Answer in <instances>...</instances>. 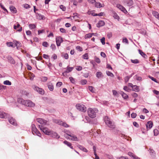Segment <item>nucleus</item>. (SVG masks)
<instances>
[{
    "label": "nucleus",
    "mask_w": 159,
    "mask_h": 159,
    "mask_svg": "<svg viewBox=\"0 0 159 159\" xmlns=\"http://www.w3.org/2000/svg\"><path fill=\"white\" fill-rule=\"evenodd\" d=\"M94 34V33H89L87 34L85 36L84 38L85 39L90 38L92 37L93 35Z\"/></svg>",
    "instance_id": "obj_30"
},
{
    "label": "nucleus",
    "mask_w": 159,
    "mask_h": 159,
    "mask_svg": "<svg viewBox=\"0 0 159 159\" xmlns=\"http://www.w3.org/2000/svg\"><path fill=\"white\" fill-rule=\"evenodd\" d=\"M10 9L11 11L13 13H16V10L14 7L11 6L10 7Z\"/></svg>",
    "instance_id": "obj_26"
},
{
    "label": "nucleus",
    "mask_w": 159,
    "mask_h": 159,
    "mask_svg": "<svg viewBox=\"0 0 159 159\" xmlns=\"http://www.w3.org/2000/svg\"><path fill=\"white\" fill-rule=\"evenodd\" d=\"M6 44L8 47H12L13 46V43L11 42H7Z\"/></svg>",
    "instance_id": "obj_38"
},
{
    "label": "nucleus",
    "mask_w": 159,
    "mask_h": 159,
    "mask_svg": "<svg viewBox=\"0 0 159 159\" xmlns=\"http://www.w3.org/2000/svg\"><path fill=\"white\" fill-rule=\"evenodd\" d=\"M69 79L72 83L74 84L75 83V80L73 77H70L69 78Z\"/></svg>",
    "instance_id": "obj_35"
},
{
    "label": "nucleus",
    "mask_w": 159,
    "mask_h": 159,
    "mask_svg": "<svg viewBox=\"0 0 159 159\" xmlns=\"http://www.w3.org/2000/svg\"><path fill=\"white\" fill-rule=\"evenodd\" d=\"M74 68V67H70L68 66L67 67L66 69V73H69L72 71Z\"/></svg>",
    "instance_id": "obj_27"
},
{
    "label": "nucleus",
    "mask_w": 159,
    "mask_h": 159,
    "mask_svg": "<svg viewBox=\"0 0 159 159\" xmlns=\"http://www.w3.org/2000/svg\"><path fill=\"white\" fill-rule=\"evenodd\" d=\"M77 147L81 150L83 151L87 152H88V150L83 146L81 145H78L77 146Z\"/></svg>",
    "instance_id": "obj_20"
},
{
    "label": "nucleus",
    "mask_w": 159,
    "mask_h": 159,
    "mask_svg": "<svg viewBox=\"0 0 159 159\" xmlns=\"http://www.w3.org/2000/svg\"><path fill=\"white\" fill-rule=\"evenodd\" d=\"M133 90L134 91L139 92V87L136 85L133 86Z\"/></svg>",
    "instance_id": "obj_24"
},
{
    "label": "nucleus",
    "mask_w": 159,
    "mask_h": 159,
    "mask_svg": "<svg viewBox=\"0 0 159 159\" xmlns=\"http://www.w3.org/2000/svg\"><path fill=\"white\" fill-rule=\"evenodd\" d=\"M154 135L157 136L159 134V132L157 129H155L153 130Z\"/></svg>",
    "instance_id": "obj_36"
},
{
    "label": "nucleus",
    "mask_w": 159,
    "mask_h": 159,
    "mask_svg": "<svg viewBox=\"0 0 159 159\" xmlns=\"http://www.w3.org/2000/svg\"><path fill=\"white\" fill-rule=\"evenodd\" d=\"M133 125L134 126L136 127H139V125L136 122H134L133 123Z\"/></svg>",
    "instance_id": "obj_61"
},
{
    "label": "nucleus",
    "mask_w": 159,
    "mask_h": 159,
    "mask_svg": "<svg viewBox=\"0 0 159 159\" xmlns=\"http://www.w3.org/2000/svg\"><path fill=\"white\" fill-rule=\"evenodd\" d=\"M131 62L134 63L136 64L139 63V61L138 59L131 60Z\"/></svg>",
    "instance_id": "obj_41"
},
{
    "label": "nucleus",
    "mask_w": 159,
    "mask_h": 159,
    "mask_svg": "<svg viewBox=\"0 0 159 159\" xmlns=\"http://www.w3.org/2000/svg\"><path fill=\"white\" fill-rule=\"evenodd\" d=\"M137 115L136 113H133L131 114V117L132 118H134L136 117Z\"/></svg>",
    "instance_id": "obj_59"
},
{
    "label": "nucleus",
    "mask_w": 159,
    "mask_h": 159,
    "mask_svg": "<svg viewBox=\"0 0 159 159\" xmlns=\"http://www.w3.org/2000/svg\"><path fill=\"white\" fill-rule=\"evenodd\" d=\"M37 18L39 20H44L45 19V17L44 16L42 15L41 14L38 13H36Z\"/></svg>",
    "instance_id": "obj_18"
},
{
    "label": "nucleus",
    "mask_w": 159,
    "mask_h": 159,
    "mask_svg": "<svg viewBox=\"0 0 159 159\" xmlns=\"http://www.w3.org/2000/svg\"><path fill=\"white\" fill-rule=\"evenodd\" d=\"M112 93H113V95L114 96H117V95L118 94V93H117V92L115 90H112Z\"/></svg>",
    "instance_id": "obj_56"
},
{
    "label": "nucleus",
    "mask_w": 159,
    "mask_h": 159,
    "mask_svg": "<svg viewBox=\"0 0 159 159\" xmlns=\"http://www.w3.org/2000/svg\"><path fill=\"white\" fill-rule=\"evenodd\" d=\"M131 76H127L125 78V82H127L129 80Z\"/></svg>",
    "instance_id": "obj_40"
},
{
    "label": "nucleus",
    "mask_w": 159,
    "mask_h": 159,
    "mask_svg": "<svg viewBox=\"0 0 159 159\" xmlns=\"http://www.w3.org/2000/svg\"><path fill=\"white\" fill-rule=\"evenodd\" d=\"M124 4L128 6H132L133 4V0H124Z\"/></svg>",
    "instance_id": "obj_10"
},
{
    "label": "nucleus",
    "mask_w": 159,
    "mask_h": 159,
    "mask_svg": "<svg viewBox=\"0 0 159 159\" xmlns=\"http://www.w3.org/2000/svg\"><path fill=\"white\" fill-rule=\"evenodd\" d=\"M32 132L33 134H34V133L37 135L39 137H41V134L38 130L36 128V127L35 128H34L33 129H32Z\"/></svg>",
    "instance_id": "obj_12"
},
{
    "label": "nucleus",
    "mask_w": 159,
    "mask_h": 159,
    "mask_svg": "<svg viewBox=\"0 0 159 159\" xmlns=\"http://www.w3.org/2000/svg\"><path fill=\"white\" fill-rule=\"evenodd\" d=\"M98 111V110L95 108H89L87 110L88 116L92 118H94L96 117V113Z\"/></svg>",
    "instance_id": "obj_1"
},
{
    "label": "nucleus",
    "mask_w": 159,
    "mask_h": 159,
    "mask_svg": "<svg viewBox=\"0 0 159 159\" xmlns=\"http://www.w3.org/2000/svg\"><path fill=\"white\" fill-rule=\"evenodd\" d=\"M9 123L14 125H16L17 123L15 119L12 117H8Z\"/></svg>",
    "instance_id": "obj_9"
},
{
    "label": "nucleus",
    "mask_w": 159,
    "mask_h": 159,
    "mask_svg": "<svg viewBox=\"0 0 159 159\" xmlns=\"http://www.w3.org/2000/svg\"><path fill=\"white\" fill-rule=\"evenodd\" d=\"M29 27L30 29L35 28L36 26L34 24H30L29 25Z\"/></svg>",
    "instance_id": "obj_33"
},
{
    "label": "nucleus",
    "mask_w": 159,
    "mask_h": 159,
    "mask_svg": "<svg viewBox=\"0 0 159 159\" xmlns=\"http://www.w3.org/2000/svg\"><path fill=\"white\" fill-rule=\"evenodd\" d=\"M105 122L107 126L111 129H114L115 125L114 123L110 120V118L107 116H106L104 118Z\"/></svg>",
    "instance_id": "obj_2"
},
{
    "label": "nucleus",
    "mask_w": 159,
    "mask_h": 159,
    "mask_svg": "<svg viewBox=\"0 0 159 159\" xmlns=\"http://www.w3.org/2000/svg\"><path fill=\"white\" fill-rule=\"evenodd\" d=\"M25 106L30 107H33L35 106V104L30 100H26Z\"/></svg>",
    "instance_id": "obj_5"
},
{
    "label": "nucleus",
    "mask_w": 159,
    "mask_h": 159,
    "mask_svg": "<svg viewBox=\"0 0 159 159\" xmlns=\"http://www.w3.org/2000/svg\"><path fill=\"white\" fill-rule=\"evenodd\" d=\"M131 95L134 97V98H137L138 97V94L137 93H131Z\"/></svg>",
    "instance_id": "obj_55"
},
{
    "label": "nucleus",
    "mask_w": 159,
    "mask_h": 159,
    "mask_svg": "<svg viewBox=\"0 0 159 159\" xmlns=\"http://www.w3.org/2000/svg\"><path fill=\"white\" fill-rule=\"evenodd\" d=\"M105 38L104 37H102L101 39V42L102 43V44L104 45L105 44Z\"/></svg>",
    "instance_id": "obj_50"
},
{
    "label": "nucleus",
    "mask_w": 159,
    "mask_h": 159,
    "mask_svg": "<svg viewBox=\"0 0 159 159\" xmlns=\"http://www.w3.org/2000/svg\"><path fill=\"white\" fill-rule=\"evenodd\" d=\"M36 120L41 125H42L43 126L47 124V121L43 119L38 118Z\"/></svg>",
    "instance_id": "obj_6"
},
{
    "label": "nucleus",
    "mask_w": 159,
    "mask_h": 159,
    "mask_svg": "<svg viewBox=\"0 0 159 159\" xmlns=\"http://www.w3.org/2000/svg\"><path fill=\"white\" fill-rule=\"evenodd\" d=\"M62 84V83L61 82H58L56 84V86L57 87H60L61 86Z\"/></svg>",
    "instance_id": "obj_52"
},
{
    "label": "nucleus",
    "mask_w": 159,
    "mask_h": 159,
    "mask_svg": "<svg viewBox=\"0 0 159 159\" xmlns=\"http://www.w3.org/2000/svg\"><path fill=\"white\" fill-rule=\"evenodd\" d=\"M3 84L5 85H10L11 84V82L9 80H7L4 81L3 82Z\"/></svg>",
    "instance_id": "obj_32"
},
{
    "label": "nucleus",
    "mask_w": 159,
    "mask_h": 159,
    "mask_svg": "<svg viewBox=\"0 0 159 159\" xmlns=\"http://www.w3.org/2000/svg\"><path fill=\"white\" fill-rule=\"evenodd\" d=\"M83 58L84 59H88V55L87 53H85L83 55Z\"/></svg>",
    "instance_id": "obj_47"
},
{
    "label": "nucleus",
    "mask_w": 159,
    "mask_h": 159,
    "mask_svg": "<svg viewBox=\"0 0 159 159\" xmlns=\"http://www.w3.org/2000/svg\"><path fill=\"white\" fill-rule=\"evenodd\" d=\"M116 7L124 13H127V11L125 8L120 4H117Z\"/></svg>",
    "instance_id": "obj_11"
},
{
    "label": "nucleus",
    "mask_w": 159,
    "mask_h": 159,
    "mask_svg": "<svg viewBox=\"0 0 159 159\" xmlns=\"http://www.w3.org/2000/svg\"><path fill=\"white\" fill-rule=\"evenodd\" d=\"M105 25L104 21L102 20L99 21L98 23L97 24V27H100L103 26Z\"/></svg>",
    "instance_id": "obj_19"
},
{
    "label": "nucleus",
    "mask_w": 159,
    "mask_h": 159,
    "mask_svg": "<svg viewBox=\"0 0 159 159\" xmlns=\"http://www.w3.org/2000/svg\"><path fill=\"white\" fill-rule=\"evenodd\" d=\"M8 61L11 63L14 64L15 63V61L13 58L11 56H9L7 57Z\"/></svg>",
    "instance_id": "obj_16"
},
{
    "label": "nucleus",
    "mask_w": 159,
    "mask_h": 159,
    "mask_svg": "<svg viewBox=\"0 0 159 159\" xmlns=\"http://www.w3.org/2000/svg\"><path fill=\"white\" fill-rule=\"evenodd\" d=\"M106 74H107V75L109 76H110L111 77H113L114 76L113 74L111 72L108 71H106Z\"/></svg>",
    "instance_id": "obj_34"
},
{
    "label": "nucleus",
    "mask_w": 159,
    "mask_h": 159,
    "mask_svg": "<svg viewBox=\"0 0 159 159\" xmlns=\"http://www.w3.org/2000/svg\"><path fill=\"white\" fill-rule=\"evenodd\" d=\"M87 81L86 80H82L81 81V83L82 85H84L86 84L87 83Z\"/></svg>",
    "instance_id": "obj_39"
},
{
    "label": "nucleus",
    "mask_w": 159,
    "mask_h": 159,
    "mask_svg": "<svg viewBox=\"0 0 159 159\" xmlns=\"http://www.w3.org/2000/svg\"><path fill=\"white\" fill-rule=\"evenodd\" d=\"M47 85L49 89L51 91H52L54 89V86L52 83L49 82L47 84Z\"/></svg>",
    "instance_id": "obj_17"
},
{
    "label": "nucleus",
    "mask_w": 159,
    "mask_h": 159,
    "mask_svg": "<svg viewBox=\"0 0 159 159\" xmlns=\"http://www.w3.org/2000/svg\"><path fill=\"white\" fill-rule=\"evenodd\" d=\"M89 90L92 93H94V91L93 90L94 88L91 86H89Z\"/></svg>",
    "instance_id": "obj_46"
},
{
    "label": "nucleus",
    "mask_w": 159,
    "mask_h": 159,
    "mask_svg": "<svg viewBox=\"0 0 159 159\" xmlns=\"http://www.w3.org/2000/svg\"><path fill=\"white\" fill-rule=\"evenodd\" d=\"M103 12H101L98 14H93V13L92 14V15L93 16H102L103 15Z\"/></svg>",
    "instance_id": "obj_37"
},
{
    "label": "nucleus",
    "mask_w": 159,
    "mask_h": 159,
    "mask_svg": "<svg viewBox=\"0 0 159 159\" xmlns=\"http://www.w3.org/2000/svg\"><path fill=\"white\" fill-rule=\"evenodd\" d=\"M60 31L63 33H66V30L63 29V28H60Z\"/></svg>",
    "instance_id": "obj_62"
},
{
    "label": "nucleus",
    "mask_w": 159,
    "mask_h": 159,
    "mask_svg": "<svg viewBox=\"0 0 159 159\" xmlns=\"http://www.w3.org/2000/svg\"><path fill=\"white\" fill-rule=\"evenodd\" d=\"M152 13L154 16L159 20V14L156 11H153Z\"/></svg>",
    "instance_id": "obj_25"
},
{
    "label": "nucleus",
    "mask_w": 159,
    "mask_h": 159,
    "mask_svg": "<svg viewBox=\"0 0 159 159\" xmlns=\"http://www.w3.org/2000/svg\"><path fill=\"white\" fill-rule=\"evenodd\" d=\"M70 137H71L72 138L70 139L71 140L74 141H78L79 140L77 137L74 134H72V135Z\"/></svg>",
    "instance_id": "obj_21"
},
{
    "label": "nucleus",
    "mask_w": 159,
    "mask_h": 159,
    "mask_svg": "<svg viewBox=\"0 0 159 159\" xmlns=\"http://www.w3.org/2000/svg\"><path fill=\"white\" fill-rule=\"evenodd\" d=\"M0 6L1 7V8L5 11H6V12H7L8 11L6 9V8L4 7V6L1 4L0 3Z\"/></svg>",
    "instance_id": "obj_53"
},
{
    "label": "nucleus",
    "mask_w": 159,
    "mask_h": 159,
    "mask_svg": "<svg viewBox=\"0 0 159 159\" xmlns=\"http://www.w3.org/2000/svg\"><path fill=\"white\" fill-rule=\"evenodd\" d=\"M77 109L80 111L85 112L86 111V107L83 104H77L76 105Z\"/></svg>",
    "instance_id": "obj_4"
},
{
    "label": "nucleus",
    "mask_w": 159,
    "mask_h": 159,
    "mask_svg": "<svg viewBox=\"0 0 159 159\" xmlns=\"http://www.w3.org/2000/svg\"><path fill=\"white\" fill-rule=\"evenodd\" d=\"M60 8L63 11H65L66 10V7L63 5H61L60 6Z\"/></svg>",
    "instance_id": "obj_42"
},
{
    "label": "nucleus",
    "mask_w": 159,
    "mask_h": 159,
    "mask_svg": "<svg viewBox=\"0 0 159 159\" xmlns=\"http://www.w3.org/2000/svg\"><path fill=\"white\" fill-rule=\"evenodd\" d=\"M34 89L40 94H43L44 93V91L42 89H40L38 87L34 86Z\"/></svg>",
    "instance_id": "obj_13"
},
{
    "label": "nucleus",
    "mask_w": 159,
    "mask_h": 159,
    "mask_svg": "<svg viewBox=\"0 0 159 159\" xmlns=\"http://www.w3.org/2000/svg\"><path fill=\"white\" fill-rule=\"evenodd\" d=\"M9 116V115L2 111H0V118L3 119H6Z\"/></svg>",
    "instance_id": "obj_7"
},
{
    "label": "nucleus",
    "mask_w": 159,
    "mask_h": 159,
    "mask_svg": "<svg viewBox=\"0 0 159 159\" xmlns=\"http://www.w3.org/2000/svg\"><path fill=\"white\" fill-rule=\"evenodd\" d=\"M64 57L66 59H68L69 57L68 54L66 53H65L64 55Z\"/></svg>",
    "instance_id": "obj_64"
},
{
    "label": "nucleus",
    "mask_w": 159,
    "mask_h": 159,
    "mask_svg": "<svg viewBox=\"0 0 159 159\" xmlns=\"http://www.w3.org/2000/svg\"><path fill=\"white\" fill-rule=\"evenodd\" d=\"M152 125L153 123L151 121H148L146 125V127L147 129V130H148L149 129H150L151 128H152Z\"/></svg>",
    "instance_id": "obj_14"
},
{
    "label": "nucleus",
    "mask_w": 159,
    "mask_h": 159,
    "mask_svg": "<svg viewBox=\"0 0 159 159\" xmlns=\"http://www.w3.org/2000/svg\"><path fill=\"white\" fill-rule=\"evenodd\" d=\"M128 155L129 156L132 157L133 158L135 156L133 153L130 152H128Z\"/></svg>",
    "instance_id": "obj_48"
},
{
    "label": "nucleus",
    "mask_w": 159,
    "mask_h": 159,
    "mask_svg": "<svg viewBox=\"0 0 159 159\" xmlns=\"http://www.w3.org/2000/svg\"><path fill=\"white\" fill-rule=\"evenodd\" d=\"M48 80L47 77H43L41 78V80L42 82H46Z\"/></svg>",
    "instance_id": "obj_44"
},
{
    "label": "nucleus",
    "mask_w": 159,
    "mask_h": 159,
    "mask_svg": "<svg viewBox=\"0 0 159 159\" xmlns=\"http://www.w3.org/2000/svg\"><path fill=\"white\" fill-rule=\"evenodd\" d=\"M63 143L71 149H73V147L72 146V144L70 143L65 140L63 142Z\"/></svg>",
    "instance_id": "obj_22"
},
{
    "label": "nucleus",
    "mask_w": 159,
    "mask_h": 159,
    "mask_svg": "<svg viewBox=\"0 0 159 159\" xmlns=\"http://www.w3.org/2000/svg\"><path fill=\"white\" fill-rule=\"evenodd\" d=\"M120 93L124 99H126L128 98V95L126 94L124 92H121Z\"/></svg>",
    "instance_id": "obj_23"
},
{
    "label": "nucleus",
    "mask_w": 159,
    "mask_h": 159,
    "mask_svg": "<svg viewBox=\"0 0 159 159\" xmlns=\"http://www.w3.org/2000/svg\"><path fill=\"white\" fill-rule=\"evenodd\" d=\"M17 101L18 103L25 105V100L23 99L22 98H18Z\"/></svg>",
    "instance_id": "obj_15"
},
{
    "label": "nucleus",
    "mask_w": 159,
    "mask_h": 159,
    "mask_svg": "<svg viewBox=\"0 0 159 159\" xmlns=\"http://www.w3.org/2000/svg\"><path fill=\"white\" fill-rule=\"evenodd\" d=\"M39 126L40 129L45 134L50 135L52 134V131L48 128L43 126L42 125H39Z\"/></svg>",
    "instance_id": "obj_3"
},
{
    "label": "nucleus",
    "mask_w": 159,
    "mask_h": 159,
    "mask_svg": "<svg viewBox=\"0 0 159 159\" xmlns=\"http://www.w3.org/2000/svg\"><path fill=\"white\" fill-rule=\"evenodd\" d=\"M61 125L66 128L69 127V125L67 124L66 123L64 122H62V123Z\"/></svg>",
    "instance_id": "obj_54"
},
{
    "label": "nucleus",
    "mask_w": 159,
    "mask_h": 159,
    "mask_svg": "<svg viewBox=\"0 0 159 159\" xmlns=\"http://www.w3.org/2000/svg\"><path fill=\"white\" fill-rule=\"evenodd\" d=\"M112 34L111 32L108 33L107 34V37L108 39H110L112 37Z\"/></svg>",
    "instance_id": "obj_51"
},
{
    "label": "nucleus",
    "mask_w": 159,
    "mask_h": 159,
    "mask_svg": "<svg viewBox=\"0 0 159 159\" xmlns=\"http://www.w3.org/2000/svg\"><path fill=\"white\" fill-rule=\"evenodd\" d=\"M55 122H56V123H57V124H58L59 125H61L62 124V123L63 121H61L60 120H56Z\"/></svg>",
    "instance_id": "obj_57"
},
{
    "label": "nucleus",
    "mask_w": 159,
    "mask_h": 159,
    "mask_svg": "<svg viewBox=\"0 0 159 159\" xmlns=\"http://www.w3.org/2000/svg\"><path fill=\"white\" fill-rule=\"evenodd\" d=\"M96 75L97 78H99L102 77V73L101 72H98L96 73Z\"/></svg>",
    "instance_id": "obj_31"
},
{
    "label": "nucleus",
    "mask_w": 159,
    "mask_h": 159,
    "mask_svg": "<svg viewBox=\"0 0 159 159\" xmlns=\"http://www.w3.org/2000/svg\"><path fill=\"white\" fill-rule=\"evenodd\" d=\"M24 5V7L26 9L29 8L30 7V6L28 4H25Z\"/></svg>",
    "instance_id": "obj_60"
},
{
    "label": "nucleus",
    "mask_w": 159,
    "mask_h": 159,
    "mask_svg": "<svg viewBox=\"0 0 159 159\" xmlns=\"http://www.w3.org/2000/svg\"><path fill=\"white\" fill-rule=\"evenodd\" d=\"M104 6L103 4H101L99 2H96L95 3V6L98 8H100L104 7Z\"/></svg>",
    "instance_id": "obj_29"
},
{
    "label": "nucleus",
    "mask_w": 159,
    "mask_h": 159,
    "mask_svg": "<svg viewBox=\"0 0 159 159\" xmlns=\"http://www.w3.org/2000/svg\"><path fill=\"white\" fill-rule=\"evenodd\" d=\"M95 60L96 62L98 63H99L100 62V60L98 58L96 57Z\"/></svg>",
    "instance_id": "obj_63"
},
{
    "label": "nucleus",
    "mask_w": 159,
    "mask_h": 159,
    "mask_svg": "<svg viewBox=\"0 0 159 159\" xmlns=\"http://www.w3.org/2000/svg\"><path fill=\"white\" fill-rule=\"evenodd\" d=\"M139 51L140 55L142 56L144 58H146L147 56L141 50L139 49Z\"/></svg>",
    "instance_id": "obj_28"
},
{
    "label": "nucleus",
    "mask_w": 159,
    "mask_h": 159,
    "mask_svg": "<svg viewBox=\"0 0 159 159\" xmlns=\"http://www.w3.org/2000/svg\"><path fill=\"white\" fill-rule=\"evenodd\" d=\"M122 41L123 43H126L127 44L129 43V41L128 39L126 38H123Z\"/></svg>",
    "instance_id": "obj_49"
},
{
    "label": "nucleus",
    "mask_w": 159,
    "mask_h": 159,
    "mask_svg": "<svg viewBox=\"0 0 159 159\" xmlns=\"http://www.w3.org/2000/svg\"><path fill=\"white\" fill-rule=\"evenodd\" d=\"M113 17L115 19L119 20L120 19L119 17L118 16L117 14L115 13L113 15Z\"/></svg>",
    "instance_id": "obj_45"
},
{
    "label": "nucleus",
    "mask_w": 159,
    "mask_h": 159,
    "mask_svg": "<svg viewBox=\"0 0 159 159\" xmlns=\"http://www.w3.org/2000/svg\"><path fill=\"white\" fill-rule=\"evenodd\" d=\"M56 42L57 46L60 45L61 43L63 42L62 38L60 36H58L56 38Z\"/></svg>",
    "instance_id": "obj_8"
},
{
    "label": "nucleus",
    "mask_w": 159,
    "mask_h": 159,
    "mask_svg": "<svg viewBox=\"0 0 159 159\" xmlns=\"http://www.w3.org/2000/svg\"><path fill=\"white\" fill-rule=\"evenodd\" d=\"M43 45L45 47H48V43L46 42H44L43 43Z\"/></svg>",
    "instance_id": "obj_58"
},
{
    "label": "nucleus",
    "mask_w": 159,
    "mask_h": 159,
    "mask_svg": "<svg viewBox=\"0 0 159 159\" xmlns=\"http://www.w3.org/2000/svg\"><path fill=\"white\" fill-rule=\"evenodd\" d=\"M148 77L149 78H150L152 81H154L156 83H157V82L156 79H155V78H154V77H153L152 76H149Z\"/></svg>",
    "instance_id": "obj_43"
}]
</instances>
